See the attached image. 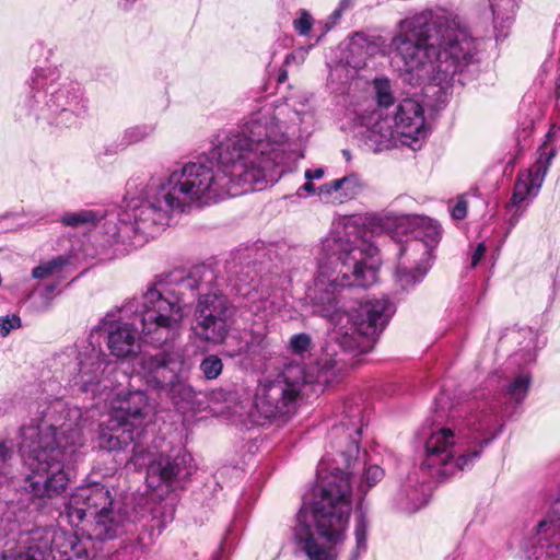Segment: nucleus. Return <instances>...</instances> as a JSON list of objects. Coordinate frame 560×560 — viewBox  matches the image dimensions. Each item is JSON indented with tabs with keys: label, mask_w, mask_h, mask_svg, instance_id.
Returning a JSON list of instances; mask_svg holds the SVG:
<instances>
[{
	"label": "nucleus",
	"mask_w": 560,
	"mask_h": 560,
	"mask_svg": "<svg viewBox=\"0 0 560 560\" xmlns=\"http://www.w3.org/2000/svg\"><path fill=\"white\" fill-rule=\"evenodd\" d=\"M78 361L79 372L73 383L82 393H90L96 397L113 390L112 376L117 372V366L100 347L90 341L84 350L78 353Z\"/></svg>",
	"instance_id": "dca6fc26"
},
{
	"label": "nucleus",
	"mask_w": 560,
	"mask_h": 560,
	"mask_svg": "<svg viewBox=\"0 0 560 560\" xmlns=\"http://www.w3.org/2000/svg\"><path fill=\"white\" fill-rule=\"evenodd\" d=\"M542 183L544 180H541L539 176L537 177L528 170H524L518 173L511 200L508 203L509 210L513 211L510 219L511 226H514L517 223L527 206L525 205L522 207V203L527 199L535 198L538 195Z\"/></svg>",
	"instance_id": "412c9836"
},
{
	"label": "nucleus",
	"mask_w": 560,
	"mask_h": 560,
	"mask_svg": "<svg viewBox=\"0 0 560 560\" xmlns=\"http://www.w3.org/2000/svg\"><path fill=\"white\" fill-rule=\"evenodd\" d=\"M55 287L54 285H48L46 288V293L43 294L40 298H42V303L40 305L36 306V308L38 311H46L49 308L50 306V298H49V294L54 291Z\"/></svg>",
	"instance_id": "37998d69"
},
{
	"label": "nucleus",
	"mask_w": 560,
	"mask_h": 560,
	"mask_svg": "<svg viewBox=\"0 0 560 560\" xmlns=\"http://www.w3.org/2000/svg\"><path fill=\"white\" fill-rule=\"evenodd\" d=\"M232 313V305L228 298L217 289H209L200 293L195 311L194 331L196 336L207 342L222 343L228 336V319Z\"/></svg>",
	"instance_id": "2eb2a0df"
},
{
	"label": "nucleus",
	"mask_w": 560,
	"mask_h": 560,
	"mask_svg": "<svg viewBox=\"0 0 560 560\" xmlns=\"http://www.w3.org/2000/svg\"><path fill=\"white\" fill-rule=\"evenodd\" d=\"M138 304V310L141 311V301H129L121 308V317L116 319L113 314H107L100 324L95 327V330L91 334V339L94 338L95 332H105L107 339V347L110 354L118 359H127L133 357L139 351L138 343V327L137 322L141 323L139 313L135 310ZM142 328V324H140ZM143 339L149 342L141 330Z\"/></svg>",
	"instance_id": "4468645a"
},
{
	"label": "nucleus",
	"mask_w": 560,
	"mask_h": 560,
	"mask_svg": "<svg viewBox=\"0 0 560 560\" xmlns=\"http://www.w3.org/2000/svg\"><path fill=\"white\" fill-rule=\"evenodd\" d=\"M267 346L266 327L261 326L257 330L252 331L250 339L247 340L245 347L241 349V353H245L249 357L260 355L261 351Z\"/></svg>",
	"instance_id": "c756f323"
},
{
	"label": "nucleus",
	"mask_w": 560,
	"mask_h": 560,
	"mask_svg": "<svg viewBox=\"0 0 560 560\" xmlns=\"http://www.w3.org/2000/svg\"><path fill=\"white\" fill-rule=\"evenodd\" d=\"M486 246L483 243H479L477 247L475 248V252L471 256V267H476L478 262L481 260L483 255L486 254Z\"/></svg>",
	"instance_id": "79ce46f5"
},
{
	"label": "nucleus",
	"mask_w": 560,
	"mask_h": 560,
	"mask_svg": "<svg viewBox=\"0 0 560 560\" xmlns=\"http://www.w3.org/2000/svg\"><path fill=\"white\" fill-rule=\"evenodd\" d=\"M32 91L34 94L31 108L37 117L48 118L46 112L50 115L58 114L57 124L71 125L72 116L79 117L85 112L78 84L59 83L55 78L37 73L32 80Z\"/></svg>",
	"instance_id": "f8f14e48"
},
{
	"label": "nucleus",
	"mask_w": 560,
	"mask_h": 560,
	"mask_svg": "<svg viewBox=\"0 0 560 560\" xmlns=\"http://www.w3.org/2000/svg\"><path fill=\"white\" fill-rule=\"evenodd\" d=\"M21 327V318L15 315L0 316V335L8 336L13 329Z\"/></svg>",
	"instance_id": "c9c22d12"
},
{
	"label": "nucleus",
	"mask_w": 560,
	"mask_h": 560,
	"mask_svg": "<svg viewBox=\"0 0 560 560\" xmlns=\"http://www.w3.org/2000/svg\"><path fill=\"white\" fill-rule=\"evenodd\" d=\"M349 474L336 468L324 477L311 502L304 501L294 538L310 560H336L351 513Z\"/></svg>",
	"instance_id": "423d86ee"
},
{
	"label": "nucleus",
	"mask_w": 560,
	"mask_h": 560,
	"mask_svg": "<svg viewBox=\"0 0 560 560\" xmlns=\"http://www.w3.org/2000/svg\"><path fill=\"white\" fill-rule=\"evenodd\" d=\"M364 188V183L357 174H350L325 183L317 189V195L328 201L343 203L355 198Z\"/></svg>",
	"instance_id": "4be33fe9"
},
{
	"label": "nucleus",
	"mask_w": 560,
	"mask_h": 560,
	"mask_svg": "<svg viewBox=\"0 0 560 560\" xmlns=\"http://www.w3.org/2000/svg\"><path fill=\"white\" fill-rule=\"evenodd\" d=\"M390 215L371 214L338 218L330 233L322 242L318 273L308 299L314 312L330 322L341 324L346 318L349 327L335 330L330 339L345 351L368 352L377 336L395 313L394 305L385 298L361 302L349 312L348 292L351 288H368L376 282L377 268L374 256L377 248L363 236V225L373 232H384L396 223Z\"/></svg>",
	"instance_id": "f03ea898"
},
{
	"label": "nucleus",
	"mask_w": 560,
	"mask_h": 560,
	"mask_svg": "<svg viewBox=\"0 0 560 560\" xmlns=\"http://www.w3.org/2000/svg\"><path fill=\"white\" fill-rule=\"evenodd\" d=\"M451 214L456 220H462L467 214V202L459 200L452 209Z\"/></svg>",
	"instance_id": "a19ab883"
},
{
	"label": "nucleus",
	"mask_w": 560,
	"mask_h": 560,
	"mask_svg": "<svg viewBox=\"0 0 560 560\" xmlns=\"http://www.w3.org/2000/svg\"><path fill=\"white\" fill-rule=\"evenodd\" d=\"M290 347L296 354H303L311 348V338L307 334H298L291 337Z\"/></svg>",
	"instance_id": "72a5a7b5"
},
{
	"label": "nucleus",
	"mask_w": 560,
	"mask_h": 560,
	"mask_svg": "<svg viewBox=\"0 0 560 560\" xmlns=\"http://www.w3.org/2000/svg\"><path fill=\"white\" fill-rule=\"evenodd\" d=\"M138 365L139 375L145 385L164 395L178 409H190L199 405L201 393L189 383L194 363L184 347L143 354Z\"/></svg>",
	"instance_id": "9b49d317"
},
{
	"label": "nucleus",
	"mask_w": 560,
	"mask_h": 560,
	"mask_svg": "<svg viewBox=\"0 0 560 560\" xmlns=\"http://www.w3.org/2000/svg\"><path fill=\"white\" fill-rule=\"evenodd\" d=\"M222 360L215 354H209L200 363V371L207 380H215L222 373Z\"/></svg>",
	"instance_id": "2f4dec72"
},
{
	"label": "nucleus",
	"mask_w": 560,
	"mask_h": 560,
	"mask_svg": "<svg viewBox=\"0 0 560 560\" xmlns=\"http://www.w3.org/2000/svg\"><path fill=\"white\" fill-rule=\"evenodd\" d=\"M288 369L272 380L260 382L255 390L256 413L265 420H288L296 411L302 383Z\"/></svg>",
	"instance_id": "ddd939ff"
},
{
	"label": "nucleus",
	"mask_w": 560,
	"mask_h": 560,
	"mask_svg": "<svg viewBox=\"0 0 560 560\" xmlns=\"http://www.w3.org/2000/svg\"><path fill=\"white\" fill-rule=\"evenodd\" d=\"M85 424L81 408L55 400L21 428V457L30 470L23 489L39 508L65 492V462L83 445Z\"/></svg>",
	"instance_id": "20e7f679"
},
{
	"label": "nucleus",
	"mask_w": 560,
	"mask_h": 560,
	"mask_svg": "<svg viewBox=\"0 0 560 560\" xmlns=\"http://www.w3.org/2000/svg\"><path fill=\"white\" fill-rule=\"evenodd\" d=\"M32 276L35 279H43V278L47 277L48 275L46 273L45 267L40 264L33 269Z\"/></svg>",
	"instance_id": "de8ad7c7"
},
{
	"label": "nucleus",
	"mask_w": 560,
	"mask_h": 560,
	"mask_svg": "<svg viewBox=\"0 0 560 560\" xmlns=\"http://www.w3.org/2000/svg\"><path fill=\"white\" fill-rule=\"evenodd\" d=\"M67 262L68 260L63 256H58L48 261L42 262V265L45 267L46 273L49 276L61 271Z\"/></svg>",
	"instance_id": "ea45409f"
},
{
	"label": "nucleus",
	"mask_w": 560,
	"mask_h": 560,
	"mask_svg": "<svg viewBox=\"0 0 560 560\" xmlns=\"http://www.w3.org/2000/svg\"><path fill=\"white\" fill-rule=\"evenodd\" d=\"M305 192L306 195H314L316 192L315 190V186L314 184L312 183V180H307L305 184H303L299 190H298V195L299 196H303L302 192Z\"/></svg>",
	"instance_id": "a18cd8bd"
},
{
	"label": "nucleus",
	"mask_w": 560,
	"mask_h": 560,
	"mask_svg": "<svg viewBox=\"0 0 560 560\" xmlns=\"http://www.w3.org/2000/svg\"><path fill=\"white\" fill-rule=\"evenodd\" d=\"M152 416L153 406L145 392L137 389L117 394L106 420L100 423L98 447L110 452L135 442L130 460L135 466L144 465L147 451L139 440Z\"/></svg>",
	"instance_id": "9d476101"
},
{
	"label": "nucleus",
	"mask_w": 560,
	"mask_h": 560,
	"mask_svg": "<svg viewBox=\"0 0 560 560\" xmlns=\"http://www.w3.org/2000/svg\"><path fill=\"white\" fill-rule=\"evenodd\" d=\"M14 452L11 446L0 442V488L9 486L15 477Z\"/></svg>",
	"instance_id": "a878e982"
},
{
	"label": "nucleus",
	"mask_w": 560,
	"mask_h": 560,
	"mask_svg": "<svg viewBox=\"0 0 560 560\" xmlns=\"http://www.w3.org/2000/svg\"><path fill=\"white\" fill-rule=\"evenodd\" d=\"M195 470L191 455L182 447L173 448L170 453L158 454L147 469V483L150 488L165 487L174 490Z\"/></svg>",
	"instance_id": "f3484780"
},
{
	"label": "nucleus",
	"mask_w": 560,
	"mask_h": 560,
	"mask_svg": "<svg viewBox=\"0 0 560 560\" xmlns=\"http://www.w3.org/2000/svg\"><path fill=\"white\" fill-rule=\"evenodd\" d=\"M429 264H420L417 256H402L399 249L398 265L396 269V282L401 290L407 291L419 283L425 276Z\"/></svg>",
	"instance_id": "5701e85b"
},
{
	"label": "nucleus",
	"mask_w": 560,
	"mask_h": 560,
	"mask_svg": "<svg viewBox=\"0 0 560 560\" xmlns=\"http://www.w3.org/2000/svg\"><path fill=\"white\" fill-rule=\"evenodd\" d=\"M363 425L362 407L357 404H346L339 423L335 424L329 432L331 447L340 454L347 467L359 454V436Z\"/></svg>",
	"instance_id": "a211bd4d"
},
{
	"label": "nucleus",
	"mask_w": 560,
	"mask_h": 560,
	"mask_svg": "<svg viewBox=\"0 0 560 560\" xmlns=\"http://www.w3.org/2000/svg\"><path fill=\"white\" fill-rule=\"evenodd\" d=\"M230 285L237 295L247 300L245 307L265 323L275 308L270 290L266 287L259 288L249 270L244 275L235 272L233 278L230 279Z\"/></svg>",
	"instance_id": "6ab92c4d"
},
{
	"label": "nucleus",
	"mask_w": 560,
	"mask_h": 560,
	"mask_svg": "<svg viewBox=\"0 0 560 560\" xmlns=\"http://www.w3.org/2000/svg\"><path fill=\"white\" fill-rule=\"evenodd\" d=\"M287 79V72H282L279 74V82H283Z\"/></svg>",
	"instance_id": "8fccbe9b"
},
{
	"label": "nucleus",
	"mask_w": 560,
	"mask_h": 560,
	"mask_svg": "<svg viewBox=\"0 0 560 560\" xmlns=\"http://www.w3.org/2000/svg\"><path fill=\"white\" fill-rule=\"evenodd\" d=\"M377 107L360 117L359 133L374 151L398 144L416 149L428 129L422 106L412 98L396 102L387 79H375Z\"/></svg>",
	"instance_id": "1a4fd4ad"
},
{
	"label": "nucleus",
	"mask_w": 560,
	"mask_h": 560,
	"mask_svg": "<svg viewBox=\"0 0 560 560\" xmlns=\"http://www.w3.org/2000/svg\"><path fill=\"white\" fill-rule=\"evenodd\" d=\"M384 477V470L377 466H369L363 475V482L368 488L375 486Z\"/></svg>",
	"instance_id": "4c0bfd02"
},
{
	"label": "nucleus",
	"mask_w": 560,
	"mask_h": 560,
	"mask_svg": "<svg viewBox=\"0 0 560 560\" xmlns=\"http://www.w3.org/2000/svg\"><path fill=\"white\" fill-rule=\"evenodd\" d=\"M324 168L322 167H318V168H314V170H306L305 171V178L307 180H313V179H320L323 176H324Z\"/></svg>",
	"instance_id": "c03bdc74"
},
{
	"label": "nucleus",
	"mask_w": 560,
	"mask_h": 560,
	"mask_svg": "<svg viewBox=\"0 0 560 560\" xmlns=\"http://www.w3.org/2000/svg\"><path fill=\"white\" fill-rule=\"evenodd\" d=\"M59 516L82 537L56 527L35 528L26 550L13 560H92L93 540L114 539L132 522L127 505L100 482L78 487Z\"/></svg>",
	"instance_id": "7ed1b4c3"
},
{
	"label": "nucleus",
	"mask_w": 560,
	"mask_h": 560,
	"mask_svg": "<svg viewBox=\"0 0 560 560\" xmlns=\"http://www.w3.org/2000/svg\"><path fill=\"white\" fill-rule=\"evenodd\" d=\"M551 137H552V129L547 133V136H546L547 140L544 142V144L538 150L537 161L532 165L530 168H528V171L530 173L535 174L537 177L539 175L541 180H545V177L549 171L551 162L557 154V152L553 148L548 150V142L550 141Z\"/></svg>",
	"instance_id": "393cba45"
},
{
	"label": "nucleus",
	"mask_w": 560,
	"mask_h": 560,
	"mask_svg": "<svg viewBox=\"0 0 560 560\" xmlns=\"http://www.w3.org/2000/svg\"><path fill=\"white\" fill-rule=\"evenodd\" d=\"M493 15L495 37L504 38L510 30L520 0H489Z\"/></svg>",
	"instance_id": "b1692460"
},
{
	"label": "nucleus",
	"mask_w": 560,
	"mask_h": 560,
	"mask_svg": "<svg viewBox=\"0 0 560 560\" xmlns=\"http://www.w3.org/2000/svg\"><path fill=\"white\" fill-rule=\"evenodd\" d=\"M390 46L407 72H416L418 78L439 85L451 82L477 52L476 39L465 22L446 10L400 21Z\"/></svg>",
	"instance_id": "39448f33"
},
{
	"label": "nucleus",
	"mask_w": 560,
	"mask_h": 560,
	"mask_svg": "<svg viewBox=\"0 0 560 560\" xmlns=\"http://www.w3.org/2000/svg\"><path fill=\"white\" fill-rule=\"evenodd\" d=\"M412 224L415 225L413 237L400 246L402 256H417L420 264H429L432 252L441 240V226L427 217H415Z\"/></svg>",
	"instance_id": "aec40b11"
},
{
	"label": "nucleus",
	"mask_w": 560,
	"mask_h": 560,
	"mask_svg": "<svg viewBox=\"0 0 560 560\" xmlns=\"http://www.w3.org/2000/svg\"><path fill=\"white\" fill-rule=\"evenodd\" d=\"M159 509L154 510V513H158ZM173 518V509H168L167 515H163V520H158L156 514H154L152 518V524L149 528H145L143 533H141L138 537V544L142 548H148L150 545L153 544V540L156 536H159L166 524Z\"/></svg>",
	"instance_id": "bb28decb"
},
{
	"label": "nucleus",
	"mask_w": 560,
	"mask_h": 560,
	"mask_svg": "<svg viewBox=\"0 0 560 560\" xmlns=\"http://www.w3.org/2000/svg\"><path fill=\"white\" fill-rule=\"evenodd\" d=\"M314 125L311 109L278 107L252 114L211 158L178 165L164 178L152 177L117 222L104 224L110 244H122L126 250L140 247L168 225L173 214L261 189L276 179L275 170L283 163L290 142L307 138Z\"/></svg>",
	"instance_id": "f257e3e1"
},
{
	"label": "nucleus",
	"mask_w": 560,
	"mask_h": 560,
	"mask_svg": "<svg viewBox=\"0 0 560 560\" xmlns=\"http://www.w3.org/2000/svg\"><path fill=\"white\" fill-rule=\"evenodd\" d=\"M366 529L368 522L364 515H360L355 525V541H357V555L355 557L366 549Z\"/></svg>",
	"instance_id": "473e14b6"
},
{
	"label": "nucleus",
	"mask_w": 560,
	"mask_h": 560,
	"mask_svg": "<svg viewBox=\"0 0 560 560\" xmlns=\"http://www.w3.org/2000/svg\"><path fill=\"white\" fill-rule=\"evenodd\" d=\"M350 7V0H341L338 8H342V11Z\"/></svg>",
	"instance_id": "09e8293b"
},
{
	"label": "nucleus",
	"mask_w": 560,
	"mask_h": 560,
	"mask_svg": "<svg viewBox=\"0 0 560 560\" xmlns=\"http://www.w3.org/2000/svg\"><path fill=\"white\" fill-rule=\"evenodd\" d=\"M342 8H337L329 16L330 19V23L329 25L327 24L326 25V30L328 31L332 25H335L337 23V21L341 18L342 15Z\"/></svg>",
	"instance_id": "49530a36"
},
{
	"label": "nucleus",
	"mask_w": 560,
	"mask_h": 560,
	"mask_svg": "<svg viewBox=\"0 0 560 560\" xmlns=\"http://www.w3.org/2000/svg\"><path fill=\"white\" fill-rule=\"evenodd\" d=\"M295 31L300 35H307L313 26V18L306 10H301L300 15L293 22Z\"/></svg>",
	"instance_id": "f704fd0d"
},
{
	"label": "nucleus",
	"mask_w": 560,
	"mask_h": 560,
	"mask_svg": "<svg viewBox=\"0 0 560 560\" xmlns=\"http://www.w3.org/2000/svg\"><path fill=\"white\" fill-rule=\"evenodd\" d=\"M214 272L206 266L192 268L188 273L173 271L161 276L141 296V311L136 307L148 341L161 346L174 338L183 319V304L188 293L207 292Z\"/></svg>",
	"instance_id": "6e6552de"
},
{
	"label": "nucleus",
	"mask_w": 560,
	"mask_h": 560,
	"mask_svg": "<svg viewBox=\"0 0 560 560\" xmlns=\"http://www.w3.org/2000/svg\"><path fill=\"white\" fill-rule=\"evenodd\" d=\"M425 500L422 498H419L417 495V491L412 490L411 494L408 493V501L404 502L402 499H399V505L400 509L408 512L413 513L418 511L420 508H422L425 504Z\"/></svg>",
	"instance_id": "e433bc0d"
},
{
	"label": "nucleus",
	"mask_w": 560,
	"mask_h": 560,
	"mask_svg": "<svg viewBox=\"0 0 560 560\" xmlns=\"http://www.w3.org/2000/svg\"><path fill=\"white\" fill-rule=\"evenodd\" d=\"M499 422L497 405L491 404L455 422L454 429L432 432L425 442L421 469L441 480L470 467L483 445L495 438Z\"/></svg>",
	"instance_id": "0eeeda50"
},
{
	"label": "nucleus",
	"mask_w": 560,
	"mask_h": 560,
	"mask_svg": "<svg viewBox=\"0 0 560 560\" xmlns=\"http://www.w3.org/2000/svg\"><path fill=\"white\" fill-rule=\"evenodd\" d=\"M154 126L150 124H142L129 127L125 130L122 141L124 144L130 145L143 141L154 131Z\"/></svg>",
	"instance_id": "7c9ffc66"
},
{
	"label": "nucleus",
	"mask_w": 560,
	"mask_h": 560,
	"mask_svg": "<svg viewBox=\"0 0 560 560\" xmlns=\"http://www.w3.org/2000/svg\"><path fill=\"white\" fill-rule=\"evenodd\" d=\"M98 218L97 213L92 210H80L66 213L61 218V222L71 228L90 226L94 225Z\"/></svg>",
	"instance_id": "cd10ccee"
},
{
	"label": "nucleus",
	"mask_w": 560,
	"mask_h": 560,
	"mask_svg": "<svg viewBox=\"0 0 560 560\" xmlns=\"http://www.w3.org/2000/svg\"><path fill=\"white\" fill-rule=\"evenodd\" d=\"M67 262L68 260L63 256H58L48 261L42 262V265L45 267L46 273L49 276L61 271Z\"/></svg>",
	"instance_id": "58836bf2"
},
{
	"label": "nucleus",
	"mask_w": 560,
	"mask_h": 560,
	"mask_svg": "<svg viewBox=\"0 0 560 560\" xmlns=\"http://www.w3.org/2000/svg\"><path fill=\"white\" fill-rule=\"evenodd\" d=\"M530 383L529 374H520L508 385L506 395L511 400L521 402L526 397Z\"/></svg>",
	"instance_id": "c85d7f7f"
}]
</instances>
